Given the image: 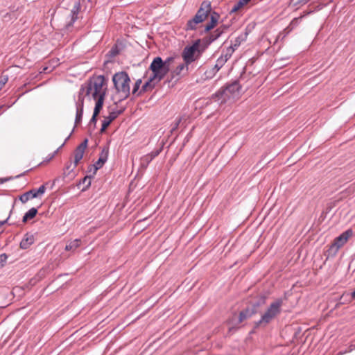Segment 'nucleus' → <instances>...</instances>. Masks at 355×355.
I'll return each instance as SVG.
<instances>
[{
    "instance_id": "f257e3e1",
    "label": "nucleus",
    "mask_w": 355,
    "mask_h": 355,
    "mask_svg": "<svg viewBox=\"0 0 355 355\" xmlns=\"http://www.w3.org/2000/svg\"><path fill=\"white\" fill-rule=\"evenodd\" d=\"M173 60V58H168L165 61H163L160 57L155 58L150 65V69L153 72V76L142 86L138 94L154 88L155 85L167 74L170 69V64Z\"/></svg>"
},
{
    "instance_id": "f03ea898",
    "label": "nucleus",
    "mask_w": 355,
    "mask_h": 355,
    "mask_svg": "<svg viewBox=\"0 0 355 355\" xmlns=\"http://www.w3.org/2000/svg\"><path fill=\"white\" fill-rule=\"evenodd\" d=\"M112 81L119 96V101L126 99L130 94V78L125 71L116 73L112 77Z\"/></svg>"
},
{
    "instance_id": "7ed1b4c3",
    "label": "nucleus",
    "mask_w": 355,
    "mask_h": 355,
    "mask_svg": "<svg viewBox=\"0 0 355 355\" xmlns=\"http://www.w3.org/2000/svg\"><path fill=\"white\" fill-rule=\"evenodd\" d=\"M85 89V94L89 95L92 94V97L96 99L98 97H105L106 95V83L103 76H98L94 77L89 80L85 87H82L80 92H83ZM83 95V93H81Z\"/></svg>"
},
{
    "instance_id": "20e7f679",
    "label": "nucleus",
    "mask_w": 355,
    "mask_h": 355,
    "mask_svg": "<svg viewBox=\"0 0 355 355\" xmlns=\"http://www.w3.org/2000/svg\"><path fill=\"white\" fill-rule=\"evenodd\" d=\"M241 89V86L238 81L235 80L215 94L216 101H219L222 104L228 101L238 98L240 96Z\"/></svg>"
},
{
    "instance_id": "39448f33",
    "label": "nucleus",
    "mask_w": 355,
    "mask_h": 355,
    "mask_svg": "<svg viewBox=\"0 0 355 355\" xmlns=\"http://www.w3.org/2000/svg\"><path fill=\"white\" fill-rule=\"evenodd\" d=\"M211 8L209 2L204 1L194 17L189 19L185 26L186 31L196 30L211 13Z\"/></svg>"
},
{
    "instance_id": "423d86ee",
    "label": "nucleus",
    "mask_w": 355,
    "mask_h": 355,
    "mask_svg": "<svg viewBox=\"0 0 355 355\" xmlns=\"http://www.w3.org/2000/svg\"><path fill=\"white\" fill-rule=\"evenodd\" d=\"M282 304V299H277L273 301L264 312V313L261 315V319L257 322H256L255 327H266L268 324H269L273 319H275L279 314H280Z\"/></svg>"
},
{
    "instance_id": "0eeeda50",
    "label": "nucleus",
    "mask_w": 355,
    "mask_h": 355,
    "mask_svg": "<svg viewBox=\"0 0 355 355\" xmlns=\"http://www.w3.org/2000/svg\"><path fill=\"white\" fill-rule=\"evenodd\" d=\"M199 48V42H196L193 45L190 46H186L182 53V57L183 60L187 64H191L192 62L195 61L198 55H196L198 51Z\"/></svg>"
},
{
    "instance_id": "6e6552de",
    "label": "nucleus",
    "mask_w": 355,
    "mask_h": 355,
    "mask_svg": "<svg viewBox=\"0 0 355 355\" xmlns=\"http://www.w3.org/2000/svg\"><path fill=\"white\" fill-rule=\"evenodd\" d=\"M352 235L353 231L351 229L346 230L334 239L333 243L330 247V249L331 250H334L335 252H338V250L347 243L348 239Z\"/></svg>"
},
{
    "instance_id": "1a4fd4ad",
    "label": "nucleus",
    "mask_w": 355,
    "mask_h": 355,
    "mask_svg": "<svg viewBox=\"0 0 355 355\" xmlns=\"http://www.w3.org/2000/svg\"><path fill=\"white\" fill-rule=\"evenodd\" d=\"M254 311L250 309H245L240 312L239 318H233L230 322V328L229 331H231L232 329H236L239 328V324H241L244 320L250 318L253 315Z\"/></svg>"
},
{
    "instance_id": "9d476101",
    "label": "nucleus",
    "mask_w": 355,
    "mask_h": 355,
    "mask_svg": "<svg viewBox=\"0 0 355 355\" xmlns=\"http://www.w3.org/2000/svg\"><path fill=\"white\" fill-rule=\"evenodd\" d=\"M46 191L45 185L43 184L38 189H31L19 197V200L22 203H26L30 199L37 198L44 193Z\"/></svg>"
},
{
    "instance_id": "9b49d317",
    "label": "nucleus",
    "mask_w": 355,
    "mask_h": 355,
    "mask_svg": "<svg viewBox=\"0 0 355 355\" xmlns=\"http://www.w3.org/2000/svg\"><path fill=\"white\" fill-rule=\"evenodd\" d=\"M87 146V139H85L74 151V166L82 159L85 150Z\"/></svg>"
},
{
    "instance_id": "f8f14e48",
    "label": "nucleus",
    "mask_w": 355,
    "mask_h": 355,
    "mask_svg": "<svg viewBox=\"0 0 355 355\" xmlns=\"http://www.w3.org/2000/svg\"><path fill=\"white\" fill-rule=\"evenodd\" d=\"M84 98L82 96L81 91L79 93L78 100L76 103V116L75 123L78 125L80 123L83 114Z\"/></svg>"
},
{
    "instance_id": "ddd939ff",
    "label": "nucleus",
    "mask_w": 355,
    "mask_h": 355,
    "mask_svg": "<svg viewBox=\"0 0 355 355\" xmlns=\"http://www.w3.org/2000/svg\"><path fill=\"white\" fill-rule=\"evenodd\" d=\"M108 154H109V148L108 147H104L100 155H99V158L97 160V162L95 163V164L94 165V173H96V171L101 168L103 165L106 162L107 159V157H108Z\"/></svg>"
},
{
    "instance_id": "4468645a",
    "label": "nucleus",
    "mask_w": 355,
    "mask_h": 355,
    "mask_svg": "<svg viewBox=\"0 0 355 355\" xmlns=\"http://www.w3.org/2000/svg\"><path fill=\"white\" fill-rule=\"evenodd\" d=\"M160 152H161V149H159V150H156L152 151L151 153L144 155L141 158V161H140L141 167L143 168H147V166H148L149 163L155 157H157L160 153Z\"/></svg>"
},
{
    "instance_id": "2eb2a0df",
    "label": "nucleus",
    "mask_w": 355,
    "mask_h": 355,
    "mask_svg": "<svg viewBox=\"0 0 355 355\" xmlns=\"http://www.w3.org/2000/svg\"><path fill=\"white\" fill-rule=\"evenodd\" d=\"M122 113V110H117L111 112L108 116L105 117L103 121L101 132H104L110 124L114 121L119 114Z\"/></svg>"
},
{
    "instance_id": "dca6fc26",
    "label": "nucleus",
    "mask_w": 355,
    "mask_h": 355,
    "mask_svg": "<svg viewBox=\"0 0 355 355\" xmlns=\"http://www.w3.org/2000/svg\"><path fill=\"white\" fill-rule=\"evenodd\" d=\"M234 51V49L232 47H228L226 49V52L223 53L216 60V63L221 67L226 63V62L231 58L232 53Z\"/></svg>"
},
{
    "instance_id": "f3484780",
    "label": "nucleus",
    "mask_w": 355,
    "mask_h": 355,
    "mask_svg": "<svg viewBox=\"0 0 355 355\" xmlns=\"http://www.w3.org/2000/svg\"><path fill=\"white\" fill-rule=\"evenodd\" d=\"M189 71V64L186 62L180 64L173 71V76H184L188 73Z\"/></svg>"
},
{
    "instance_id": "a211bd4d",
    "label": "nucleus",
    "mask_w": 355,
    "mask_h": 355,
    "mask_svg": "<svg viewBox=\"0 0 355 355\" xmlns=\"http://www.w3.org/2000/svg\"><path fill=\"white\" fill-rule=\"evenodd\" d=\"M35 241L34 236L31 234H26L23 238V239L20 242V248L21 249H27Z\"/></svg>"
},
{
    "instance_id": "6ab92c4d",
    "label": "nucleus",
    "mask_w": 355,
    "mask_h": 355,
    "mask_svg": "<svg viewBox=\"0 0 355 355\" xmlns=\"http://www.w3.org/2000/svg\"><path fill=\"white\" fill-rule=\"evenodd\" d=\"M210 14V21L205 26V32H208L210 30L213 29L216 26L219 19V15L218 13L214 12Z\"/></svg>"
},
{
    "instance_id": "aec40b11",
    "label": "nucleus",
    "mask_w": 355,
    "mask_h": 355,
    "mask_svg": "<svg viewBox=\"0 0 355 355\" xmlns=\"http://www.w3.org/2000/svg\"><path fill=\"white\" fill-rule=\"evenodd\" d=\"M227 29V26H221L218 28L214 33H211L209 37V42H212L217 40Z\"/></svg>"
},
{
    "instance_id": "412c9836",
    "label": "nucleus",
    "mask_w": 355,
    "mask_h": 355,
    "mask_svg": "<svg viewBox=\"0 0 355 355\" xmlns=\"http://www.w3.org/2000/svg\"><path fill=\"white\" fill-rule=\"evenodd\" d=\"M80 8L79 3H76L73 8L71 11V21L67 25V28L71 26L78 18V13Z\"/></svg>"
},
{
    "instance_id": "4be33fe9",
    "label": "nucleus",
    "mask_w": 355,
    "mask_h": 355,
    "mask_svg": "<svg viewBox=\"0 0 355 355\" xmlns=\"http://www.w3.org/2000/svg\"><path fill=\"white\" fill-rule=\"evenodd\" d=\"M251 0H239L236 2L230 10V13L236 12L241 10L245 5L248 4Z\"/></svg>"
},
{
    "instance_id": "5701e85b",
    "label": "nucleus",
    "mask_w": 355,
    "mask_h": 355,
    "mask_svg": "<svg viewBox=\"0 0 355 355\" xmlns=\"http://www.w3.org/2000/svg\"><path fill=\"white\" fill-rule=\"evenodd\" d=\"M80 240L77 239L70 241L67 245H66L65 250L67 251H74L80 246Z\"/></svg>"
},
{
    "instance_id": "b1692460",
    "label": "nucleus",
    "mask_w": 355,
    "mask_h": 355,
    "mask_svg": "<svg viewBox=\"0 0 355 355\" xmlns=\"http://www.w3.org/2000/svg\"><path fill=\"white\" fill-rule=\"evenodd\" d=\"M37 213V209L36 208L30 209L24 216L22 221L26 223L28 220L33 218Z\"/></svg>"
},
{
    "instance_id": "393cba45",
    "label": "nucleus",
    "mask_w": 355,
    "mask_h": 355,
    "mask_svg": "<svg viewBox=\"0 0 355 355\" xmlns=\"http://www.w3.org/2000/svg\"><path fill=\"white\" fill-rule=\"evenodd\" d=\"M96 99L97 101L96 102L94 113H95L96 114H98L103 107L105 97H98L96 98Z\"/></svg>"
},
{
    "instance_id": "a878e982",
    "label": "nucleus",
    "mask_w": 355,
    "mask_h": 355,
    "mask_svg": "<svg viewBox=\"0 0 355 355\" xmlns=\"http://www.w3.org/2000/svg\"><path fill=\"white\" fill-rule=\"evenodd\" d=\"M142 81L141 79H138L135 83V85L133 87V89H132V94H136L140 87V85L141 84Z\"/></svg>"
},
{
    "instance_id": "bb28decb",
    "label": "nucleus",
    "mask_w": 355,
    "mask_h": 355,
    "mask_svg": "<svg viewBox=\"0 0 355 355\" xmlns=\"http://www.w3.org/2000/svg\"><path fill=\"white\" fill-rule=\"evenodd\" d=\"M8 259V256L6 254H1L0 255V268L3 267Z\"/></svg>"
},
{
    "instance_id": "cd10ccee",
    "label": "nucleus",
    "mask_w": 355,
    "mask_h": 355,
    "mask_svg": "<svg viewBox=\"0 0 355 355\" xmlns=\"http://www.w3.org/2000/svg\"><path fill=\"white\" fill-rule=\"evenodd\" d=\"M8 81V78L4 76V77H2L0 79V85H1V88L3 89V87H4V85H6V83H7Z\"/></svg>"
},
{
    "instance_id": "c85d7f7f",
    "label": "nucleus",
    "mask_w": 355,
    "mask_h": 355,
    "mask_svg": "<svg viewBox=\"0 0 355 355\" xmlns=\"http://www.w3.org/2000/svg\"><path fill=\"white\" fill-rule=\"evenodd\" d=\"M98 114H96L95 113H93V116L90 120V123H96V117Z\"/></svg>"
},
{
    "instance_id": "c756f323",
    "label": "nucleus",
    "mask_w": 355,
    "mask_h": 355,
    "mask_svg": "<svg viewBox=\"0 0 355 355\" xmlns=\"http://www.w3.org/2000/svg\"><path fill=\"white\" fill-rule=\"evenodd\" d=\"M8 218H9V217H7L5 220L0 221V227L2 226L3 225H4L7 222Z\"/></svg>"
},
{
    "instance_id": "7c9ffc66",
    "label": "nucleus",
    "mask_w": 355,
    "mask_h": 355,
    "mask_svg": "<svg viewBox=\"0 0 355 355\" xmlns=\"http://www.w3.org/2000/svg\"><path fill=\"white\" fill-rule=\"evenodd\" d=\"M214 69H216V71H218L220 69H221V67L220 65H218L216 62V64L214 66Z\"/></svg>"
},
{
    "instance_id": "2f4dec72",
    "label": "nucleus",
    "mask_w": 355,
    "mask_h": 355,
    "mask_svg": "<svg viewBox=\"0 0 355 355\" xmlns=\"http://www.w3.org/2000/svg\"><path fill=\"white\" fill-rule=\"evenodd\" d=\"M239 45V44L237 42V40H236V43L234 44V46H231L230 47H232L234 49V50L237 48V46Z\"/></svg>"
},
{
    "instance_id": "473e14b6",
    "label": "nucleus",
    "mask_w": 355,
    "mask_h": 355,
    "mask_svg": "<svg viewBox=\"0 0 355 355\" xmlns=\"http://www.w3.org/2000/svg\"><path fill=\"white\" fill-rule=\"evenodd\" d=\"M310 0H300V2L301 3H306L308 1H309Z\"/></svg>"
},
{
    "instance_id": "72a5a7b5",
    "label": "nucleus",
    "mask_w": 355,
    "mask_h": 355,
    "mask_svg": "<svg viewBox=\"0 0 355 355\" xmlns=\"http://www.w3.org/2000/svg\"><path fill=\"white\" fill-rule=\"evenodd\" d=\"M352 298H355V290L352 293Z\"/></svg>"
},
{
    "instance_id": "f704fd0d",
    "label": "nucleus",
    "mask_w": 355,
    "mask_h": 355,
    "mask_svg": "<svg viewBox=\"0 0 355 355\" xmlns=\"http://www.w3.org/2000/svg\"><path fill=\"white\" fill-rule=\"evenodd\" d=\"M6 181V180L0 179V183H3Z\"/></svg>"
},
{
    "instance_id": "c9c22d12",
    "label": "nucleus",
    "mask_w": 355,
    "mask_h": 355,
    "mask_svg": "<svg viewBox=\"0 0 355 355\" xmlns=\"http://www.w3.org/2000/svg\"><path fill=\"white\" fill-rule=\"evenodd\" d=\"M87 177H85V178L83 179V182H87Z\"/></svg>"
},
{
    "instance_id": "e433bc0d",
    "label": "nucleus",
    "mask_w": 355,
    "mask_h": 355,
    "mask_svg": "<svg viewBox=\"0 0 355 355\" xmlns=\"http://www.w3.org/2000/svg\"><path fill=\"white\" fill-rule=\"evenodd\" d=\"M54 157V155H52L51 157H50V159H52V157Z\"/></svg>"
},
{
    "instance_id": "4c0bfd02",
    "label": "nucleus",
    "mask_w": 355,
    "mask_h": 355,
    "mask_svg": "<svg viewBox=\"0 0 355 355\" xmlns=\"http://www.w3.org/2000/svg\"><path fill=\"white\" fill-rule=\"evenodd\" d=\"M54 157V155H52L51 157H50V159H52V157Z\"/></svg>"
},
{
    "instance_id": "58836bf2",
    "label": "nucleus",
    "mask_w": 355,
    "mask_h": 355,
    "mask_svg": "<svg viewBox=\"0 0 355 355\" xmlns=\"http://www.w3.org/2000/svg\"><path fill=\"white\" fill-rule=\"evenodd\" d=\"M54 157V155H52L51 157H50V159H52V157Z\"/></svg>"
}]
</instances>
